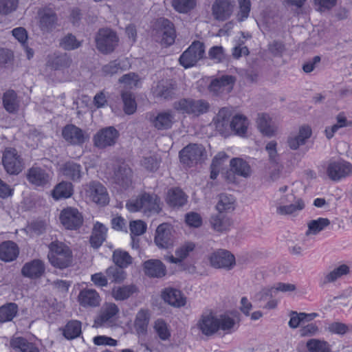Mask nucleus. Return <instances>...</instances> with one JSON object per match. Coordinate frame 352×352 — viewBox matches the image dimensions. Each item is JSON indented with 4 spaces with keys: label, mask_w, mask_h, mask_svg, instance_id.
Masks as SVG:
<instances>
[{
    "label": "nucleus",
    "mask_w": 352,
    "mask_h": 352,
    "mask_svg": "<svg viewBox=\"0 0 352 352\" xmlns=\"http://www.w3.org/2000/svg\"><path fill=\"white\" fill-rule=\"evenodd\" d=\"M197 325L200 331L206 336H211L219 331L229 334L236 329L235 320L227 314H221L219 317L212 314L202 315Z\"/></svg>",
    "instance_id": "nucleus-1"
},
{
    "label": "nucleus",
    "mask_w": 352,
    "mask_h": 352,
    "mask_svg": "<svg viewBox=\"0 0 352 352\" xmlns=\"http://www.w3.org/2000/svg\"><path fill=\"white\" fill-rule=\"evenodd\" d=\"M48 248L47 258L54 267L63 270L72 265L73 254L68 245L56 240L48 245Z\"/></svg>",
    "instance_id": "nucleus-2"
},
{
    "label": "nucleus",
    "mask_w": 352,
    "mask_h": 352,
    "mask_svg": "<svg viewBox=\"0 0 352 352\" xmlns=\"http://www.w3.org/2000/svg\"><path fill=\"white\" fill-rule=\"evenodd\" d=\"M126 206L131 212L142 211L148 216L158 214L162 210L160 199L157 195L146 192L135 200L129 201Z\"/></svg>",
    "instance_id": "nucleus-3"
},
{
    "label": "nucleus",
    "mask_w": 352,
    "mask_h": 352,
    "mask_svg": "<svg viewBox=\"0 0 352 352\" xmlns=\"http://www.w3.org/2000/svg\"><path fill=\"white\" fill-rule=\"evenodd\" d=\"M173 107L179 113L199 116L208 111L210 104L204 100L182 98L175 101Z\"/></svg>",
    "instance_id": "nucleus-4"
},
{
    "label": "nucleus",
    "mask_w": 352,
    "mask_h": 352,
    "mask_svg": "<svg viewBox=\"0 0 352 352\" xmlns=\"http://www.w3.org/2000/svg\"><path fill=\"white\" fill-rule=\"evenodd\" d=\"M118 36L109 28L100 29L96 36L97 49L102 54H110L118 46Z\"/></svg>",
    "instance_id": "nucleus-5"
},
{
    "label": "nucleus",
    "mask_w": 352,
    "mask_h": 352,
    "mask_svg": "<svg viewBox=\"0 0 352 352\" xmlns=\"http://www.w3.org/2000/svg\"><path fill=\"white\" fill-rule=\"evenodd\" d=\"M59 219L64 228L68 230H78L84 222L82 212L78 208L71 206H67L60 211Z\"/></svg>",
    "instance_id": "nucleus-6"
},
{
    "label": "nucleus",
    "mask_w": 352,
    "mask_h": 352,
    "mask_svg": "<svg viewBox=\"0 0 352 352\" xmlns=\"http://www.w3.org/2000/svg\"><path fill=\"white\" fill-rule=\"evenodd\" d=\"M155 36L157 40L169 46L174 43L176 38V32L173 23L167 19L160 18L155 25Z\"/></svg>",
    "instance_id": "nucleus-7"
},
{
    "label": "nucleus",
    "mask_w": 352,
    "mask_h": 352,
    "mask_svg": "<svg viewBox=\"0 0 352 352\" xmlns=\"http://www.w3.org/2000/svg\"><path fill=\"white\" fill-rule=\"evenodd\" d=\"M205 154V148L202 145L190 144L179 152V158L182 164L191 167L201 162Z\"/></svg>",
    "instance_id": "nucleus-8"
},
{
    "label": "nucleus",
    "mask_w": 352,
    "mask_h": 352,
    "mask_svg": "<svg viewBox=\"0 0 352 352\" xmlns=\"http://www.w3.org/2000/svg\"><path fill=\"white\" fill-rule=\"evenodd\" d=\"M204 44L200 41L193 42L179 57V63L185 68L194 66L204 57Z\"/></svg>",
    "instance_id": "nucleus-9"
},
{
    "label": "nucleus",
    "mask_w": 352,
    "mask_h": 352,
    "mask_svg": "<svg viewBox=\"0 0 352 352\" xmlns=\"http://www.w3.org/2000/svg\"><path fill=\"white\" fill-rule=\"evenodd\" d=\"M87 197L100 206H106L109 202L107 188L100 182L91 181L85 186Z\"/></svg>",
    "instance_id": "nucleus-10"
},
{
    "label": "nucleus",
    "mask_w": 352,
    "mask_h": 352,
    "mask_svg": "<svg viewBox=\"0 0 352 352\" xmlns=\"http://www.w3.org/2000/svg\"><path fill=\"white\" fill-rule=\"evenodd\" d=\"M351 164L344 160H331L326 168L328 177L333 182H339L351 173Z\"/></svg>",
    "instance_id": "nucleus-11"
},
{
    "label": "nucleus",
    "mask_w": 352,
    "mask_h": 352,
    "mask_svg": "<svg viewBox=\"0 0 352 352\" xmlns=\"http://www.w3.org/2000/svg\"><path fill=\"white\" fill-rule=\"evenodd\" d=\"M210 265L216 269L230 270L236 265L234 256L228 250L219 249L209 256Z\"/></svg>",
    "instance_id": "nucleus-12"
},
{
    "label": "nucleus",
    "mask_w": 352,
    "mask_h": 352,
    "mask_svg": "<svg viewBox=\"0 0 352 352\" xmlns=\"http://www.w3.org/2000/svg\"><path fill=\"white\" fill-rule=\"evenodd\" d=\"M6 172L10 175H17L23 169L22 159L15 148H6L1 159Z\"/></svg>",
    "instance_id": "nucleus-13"
},
{
    "label": "nucleus",
    "mask_w": 352,
    "mask_h": 352,
    "mask_svg": "<svg viewBox=\"0 0 352 352\" xmlns=\"http://www.w3.org/2000/svg\"><path fill=\"white\" fill-rule=\"evenodd\" d=\"M119 132L113 126L104 127L94 136V144L99 148H104L116 144Z\"/></svg>",
    "instance_id": "nucleus-14"
},
{
    "label": "nucleus",
    "mask_w": 352,
    "mask_h": 352,
    "mask_svg": "<svg viewBox=\"0 0 352 352\" xmlns=\"http://www.w3.org/2000/svg\"><path fill=\"white\" fill-rule=\"evenodd\" d=\"M148 120L151 126L158 131L168 130L175 122V114L170 110L150 113Z\"/></svg>",
    "instance_id": "nucleus-15"
},
{
    "label": "nucleus",
    "mask_w": 352,
    "mask_h": 352,
    "mask_svg": "<svg viewBox=\"0 0 352 352\" xmlns=\"http://www.w3.org/2000/svg\"><path fill=\"white\" fill-rule=\"evenodd\" d=\"M62 136L67 142L77 146L82 145L89 139V135L85 131L72 124L63 128Z\"/></svg>",
    "instance_id": "nucleus-16"
},
{
    "label": "nucleus",
    "mask_w": 352,
    "mask_h": 352,
    "mask_svg": "<svg viewBox=\"0 0 352 352\" xmlns=\"http://www.w3.org/2000/svg\"><path fill=\"white\" fill-rule=\"evenodd\" d=\"M113 182L123 189L129 188L133 182V171L128 164L122 163L115 166Z\"/></svg>",
    "instance_id": "nucleus-17"
},
{
    "label": "nucleus",
    "mask_w": 352,
    "mask_h": 352,
    "mask_svg": "<svg viewBox=\"0 0 352 352\" xmlns=\"http://www.w3.org/2000/svg\"><path fill=\"white\" fill-rule=\"evenodd\" d=\"M28 181L36 187L45 188L50 184L51 174L45 168L39 166H32L26 175Z\"/></svg>",
    "instance_id": "nucleus-18"
},
{
    "label": "nucleus",
    "mask_w": 352,
    "mask_h": 352,
    "mask_svg": "<svg viewBox=\"0 0 352 352\" xmlns=\"http://www.w3.org/2000/svg\"><path fill=\"white\" fill-rule=\"evenodd\" d=\"M234 2L231 0H215L212 5V14L219 21L228 19L233 13Z\"/></svg>",
    "instance_id": "nucleus-19"
},
{
    "label": "nucleus",
    "mask_w": 352,
    "mask_h": 352,
    "mask_svg": "<svg viewBox=\"0 0 352 352\" xmlns=\"http://www.w3.org/2000/svg\"><path fill=\"white\" fill-rule=\"evenodd\" d=\"M154 241L155 244L162 249H168L173 245V236L172 227L168 223H162L156 229Z\"/></svg>",
    "instance_id": "nucleus-20"
},
{
    "label": "nucleus",
    "mask_w": 352,
    "mask_h": 352,
    "mask_svg": "<svg viewBox=\"0 0 352 352\" xmlns=\"http://www.w3.org/2000/svg\"><path fill=\"white\" fill-rule=\"evenodd\" d=\"M118 312L119 309L116 304H106L102 308L100 315L96 319L95 324L98 326H111L116 322Z\"/></svg>",
    "instance_id": "nucleus-21"
},
{
    "label": "nucleus",
    "mask_w": 352,
    "mask_h": 352,
    "mask_svg": "<svg viewBox=\"0 0 352 352\" xmlns=\"http://www.w3.org/2000/svg\"><path fill=\"white\" fill-rule=\"evenodd\" d=\"M45 272V263L38 258L25 263L21 268V274L30 279H38Z\"/></svg>",
    "instance_id": "nucleus-22"
},
{
    "label": "nucleus",
    "mask_w": 352,
    "mask_h": 352,
    "mask_svg": "<svg viewBox=\"0 0 352 352\" xmlns=\"http://www.w3.org/2000/svg\"><path fill=\"white\" fill-rule=\"evenodd\" d=\"M256 124L259 131L267 137L275 135L278 128L276 122L267 113L258 114Z\"/></svg>",
    "instance_id": "nucleus-23"
},
{
    "label": "nucleus",
    "mask_w": 352,
    "mask_h": 352,
    "mask_svg": "<svg viewBox=\"0 0 352 352\" xmlns=\"http://www.w3.org/2000/svg\"><path fill=\"white\" fill-rule=\"evenodd\" d=\"M235 82V78L230 75H224L220 78L213 80L210 86V91L216 94L221 93H229L233 89Z\"/></svg>",
    "instance_id": "nucleus-24"
},
{
    "label": "nucleus",
    "mask_w": 352,
    "mask_h": 352,
    "mask_svg": "<svg viewBox=\"0 0 352 352\" xmlns=\"http://www.w3.org/2000/svg\"><path fill=\"white\" fill-rule=\"evenodd\" d=\"M59 170L63 176L73 182L80 181L83 174L82 166L73 161H69L62 164Z\"/></svg>",
    "instance_id": "nucleus-25"
},
{
    "label": "nucleus",
    "mask_w": 352,
    "mask_h": 352,
    "mask_svg": "<svg viewBox=\"0 0 352 352\" xmlns=\"http://www.w3.org/2000/svg\"><path fill=\"white\" fill-rule=\"evenodd\" d=\"M311 135V129L309 126H303L299 129L296 134H292L287 138L288 146L292 150H297L304 145Z\"/></svg>",
    "instance_id": "nucleus-26"
},
{
    "label": "nucleus",
    "mask_w": 352,
    "mask_h": 352,
    "mask_svg": "<svg viewBox=\"0 0 352 352\" xmlns=\"http://www.w3.org/2000/svg\"><path fill=\"white\" fill-rule=\"evenodd\" d=\"M175 85L170 80H162L153 88L155 97L164 100H171L175 95Z\"/></svg>",
    "instance_id": "nucleus-27"
},
{
    "label": "nucleus",
    "mask_w": 352,
    "mask_h": 352,
    "mask_svg": "<svg viewBox=\"0 0 352 352\" xmlns=\"http://www.w3.org/2000/svg\"><path fill=\"white\" fill-rule=\"evenodd\" d=\"M39 25L42 31L50 32L55 28L57 23V16L52 8H43L40 12Z\"/></svg>",
    "instance_id": "nucleus-28"
},
{
    "label": "nucleus",
    "mask_w": 352,
    "mask_h": 352,
    "mask_svg": "<svg viewBox=\"0 0 352 352\" xmlns=\"http://www.w3.org/2000/svg\"><path fill=\"white\" fill-rule=\"evenodd\" d=\"M145 274L151 277L161 278L166 274V267L157 259H150L143 264Z\"/></svg>",
    "instance_id": "nucleus-29"
},
{
    "label": "nucleus",
    "mask_w": 352,
    "mask_h": 352,
    "mask_svg": "<svg viewBox=\"0 0 352 352\" xmlns=\"http://www.w3.org/2000/svg\"><path fill=\"white\" fill-rule=\"evenodd\" d=\"M107 228L101 223L96 222L93 228L89 242L92 248L98 249L106 240Z\"/></svg>",
    "instance_id": "nucleus-30"
},
{
    "label": "nucleus",
    "mask_w": 352,
    "mask_h": 352,
    "mask_svg": "<svg viewBox=\"0 0 352 352\" xmlns=\"http://www.w3.org/2000/svg\"><path fill=\"white\" fill-rule=\"evenodd\" d=\"M165 302L174 307H182L186 304V298L180 290L174 288H166L162 293Z\"/></svg>",
    "instance_id": "nucleus-31"
},
{
    "label": "nucleus",
    "mask_w": 352,
    "mask_h": 352,
    "mask_svg": "<svg viewBox=\"0 0 352 352\" xmlns=\"http://www.w3.org/2000/svg\"><path fill=\"white\" fill-rule=\"evenodd\" d=\"M78 301L83 307H96L100 303V296L94 289H84L80 292Z\"/></svg>",
    "instance_id": "nucleus-32"
},
{
    "label": "nucleus",
    "mask_w": 352,
    "mask_h": 352,
    "mask_svg": "<svg viewBox=\"0 0 352 352\" xmlns=\"http://www.w3.org/2000/svg\"><path fill=\"white\" fill-rule=\"evenodd\" d=\"M187 195L179 188H171L168 191L167 204L173 208L183 206L187 202Z\"/></svg>",
    "instance_id": "nucleus-33"
},
{
    "label": "nucleus",
    "mask_w": 352,
    "mask_h": 352,
    "mask_svg": "<svg viewBox=\"0 0 352 352\" xmlns=\"http://www.w3.org/2000/svg\"><path fill=\"white\" fill-rule=\"evenodd\" d=\"M210 223L214 231L222 232L230 229L232 225V221L227 215L223 213L219 212L217 214L211 216L210 219Z\"/></svg>",
    "instance_id": "nucleus-34"
},
{
    "label": "nucleus",
    "mask_w": 352,
    "mask_h": 352,
    "mask_svg": "<svg viewBox=\"0 0 352 352\" xmlns=\"http://www.w3.org/2000/svg\"><path fill=\"white\" fill-rule=\"evenodd\" d=\"M349 272V267L347 265L342 264L326 274L320 280V285L324 287L328 283L335 282L343 276L347 275Z\"/></svg>",
    "instance_id": "nucleus-35"
},
{
    "label": "nucleus",
    "mask_w": 352,
    "mask_h": 352,
    "mask_svg": "<svg viewBox=\"0 0 352 352\" xmlns=\"http://www.w3.org/2000/svg\"><path fill=\"white\" fill-rule=\"evenodd\" d=\"M150 320V313L147 309H141L136 314L134 327L138 335H145Z\"/></svg>",
    "instance_id": "nucleus-36"
},
{
    "label": "nucleus",
    "mask_w": 352,
    "mask_h": 352,
    "mask_svg": "<svg viewBox=\"0 0 352 352\" xmlns=\"http://www.w3.org/2000/svg\"><path fill=\"white\" fill-rule=\"evenodd\" d=\"M10 346L20 352H40L37 346L23 337H14L10 341Z\"/></svg>",
    "instance_id": "nucleus-37"
},
{
    "label": "nucleus",
    "mask_w": 352,
    "mask_h": 352,
    "mask_svg": "<svg viewBox=\"0 0 352 352\" xmlns=\"http://www.w3.org/2000/svg\"><path fill=\"white\" fill-rule=\"evenodd\" d=\"M3 105L10 113H16L19 109V99L14 90H8L3 94Z\"/></svg>",
    "instance_id": "nucleus-38"
},
{
    "label": "nucleus",
    "mask_w": 352,
    "mask_h": 352,
    "mask_svg": "<svg viewBox=\"0 0 352 352\" xmlns=\"http://www.w3.org/2000/svg\"><path fill=\"white\" fill-rule=\"evenodd\" d=\"M19 250L17 245L10 241L1 243V261L10 262L19 256Z\"/></svg>",
    "instance_id": "nucleus-39"
},
{
    "label": "nucleus",
    "mask_w": 352,
    "mask_h": 352,
    "mask_svg": "<svg viewBox=\"0 0 352 352\" xmlns=\"http://www.w3.org/2000/svg\"><path fill=\"white\" fill-rule=\"evenodd\" d=\"M74 192V186L69 182H61L55 186L52 190V197L55 200L70 197Z\"/></svg>",
    "instance_id": "nucleus-40"
},
{
    "label": "nucleus",
    "mask_w": 352,
    "mask_h": 352,
    "mask_svg": "<svg viewBox=\"0 0 352 352\" xmlns=\"http://www.w3.org/2000/svg\"><path fill=\"white\" fill-rule=\"evenodd\" d=\"M249 122L247 118L243 115L237 114L232 118L230 122V128L235 132V134L244 137L245 136Z\"/></svg>",
    "instance_id": "nucleus-41"
},
{
    "label": "nucleus",
    "mask_w": 352,
    "mask_h": 352,
    "mask_svg": "<svg viewBox=\"0 0 352 352\" xmlns=\"http://www.w3.org/2000/svg\"><path fill=\"white\" fill-rule=\"evenodd\" d=\"M82 333V324L80 321L72 320L63 329V335L67 340H73Z\"/></svg>",
    "instance_id": "nucleus-42"
},
{
    "label": "nucleus",
    "mask_w": 352,
    "mask_h": 352,
    "mask_svg": "<svg viewBox=\"0 0 352 352\" xmlns=\"http://www.w3.org/2000/svg\"><path fill=\"white\" fill-rule=\"evenodd\" d=\"M230 170L235 174L247 177L250 174V166L248 163L241 158H233L230 161Z\"/></svg>",
    "instance_id": "nucleus-43"
},
{
    "label": "nucleus",
    "mask_w": 352,
    "mask_h": 352,
    "mask_svg": "<svg viewBox=\"0 0 352 352\" xmlns=\"http://www.w3.org/2000/svg\"><path fill=\"white\" fill-rule=\"evenodd\" d=\"M137 290L134 285L115 287L112 290V296L116 300H124L137 292Z\"/></svg>",
    "instance_id": "nucleus-44"
},
{
    "label": "nucleus",
    "mask_w": 352,
    "mask_h": 352,
    "mask_svg": "<svg viewBox=\"0 0 352 352\" xmlns=\"http://www.w3.org/2000/svg\"><path fill=\"white\" fill-rule=\"evenodd\" d=\"M304 208V201L301 199H298L294 204L278 206L276 208V212L280 215L292 214L302 210Z\"/></svg>",
    "instance_id": "nucleus-45"
},
{
    "label": "nucleus",
    "mask_w": 352,
    "mask_h": 352,
    "mask_svg": "<svg viewBox=\"0 0 352 352\" xmlns=\"http://www.w3.org/2000/svg\"><path fill=\"white\" fill-rule=\"evenodd\" d=\"M219 212L232 211L234 209V199L232 195L221 194L216 206Z\"/></svg>",
    "instance_id": "nucleus-46"
},
{
    "label": "nucleus",
    "mask_w": 352,
    "mask_h": 352,
    "mask_svg": "<svg viewBox=\"0 0 352 352\" xmlns=\"http://www.w3.org/2000/svg\"><path fill=\"white\" fill-rule=\"evenodd\" d=\"M115 264L120 268L127 267L132 263V257L126 251L115 250L113 254Z\"/></svg>",
    "instance_id": "nucleus-47"
},
{
    "label": "nucleus",
    "mask_w": 352,
    "mask_h": 352,
    "mask_svg": "<svg viewBox=\"0 0 352 352\" xmlns=\"http://www.w3.org/2000/svg\"><path fill=\"white\" fill-rule=\"evenodd\" d=\"M18 306L14 302H10L1 306V323L11 321L16 315Z\"/></svg>",
    "instance_id": "nucleus-48"
},
{
    "label": "nucleus",
    "mask_w": 352,
    "mask_h": 352,
    "mask_svg": "<svg viewBox=\"0 0 352 352\" xmlns=\"http://www.w3.org/2000/svg\"><path fill=\"white\" fill-rule=\"evenodd\" d=\"M122 269L118 266H111L106 270L105 274L111 282L120 283L124 280L126 275Z\"/></svg>",
    "instance_id": "nucleus-49"
},
{
    "label": "nucleus",
    "mask_w": 352,
    "mask_h": 352,
    "mask_svg": "<svg viewBox=\"0 0 352 352\" xmlns=\"http://www.w3.org/2000/svg\"><path fill=\"white\" fill-rule=\"evenodd\" d=\"M196 245L195 243L191 241H187L178 247L175 252L176 256H177L182 263L190 254L194 251Z\"/></svg>",
    "instance_id": "nucleus-50"
},
{
    "label": "nucleus",
    "mask_w": 352,
    "mask_h": 352,
    "mask_svg": "<svg viewBox=\"0 0 352 352\" xmlns=\"http://www.w3.org/2000/svg\"><path fill=\"white\" fill-rule=\"evenodd\" d=\"M307 347L310 352H330L327 342L317 339H311L307 342Z\"/></svg>",
    "instance_id": "nucleus-51"
},
{
    "label": "nucleus",
    "mask_w": 352,
    "mask_h": 352,
    "mask_svg": "<svg viewBox=\"0 0 352 352\" xmlns=\"http://www.w3.org/2000/svg\"><path fill=\"white\" fill-rule=\"evenodd\" d=\"M124 102V111L126 114H133L136 110V102L132 94L128 91L122 94Z\"/></svg>",
    "instance_id": "nucleus-52"
},
{
    "label": "nucleus",
    "mask_w": 352,
    "mask_h": 352,
    "mask_svg": "<svg viewBox=\"0 0 352 352\" xmlns=\"http://www.w3.org/2000/svg\"><path fill=\"white\" fill-rule=\"evenodd\" d=\"M329 224L330 221L328 219L320 217L318 219L311 220L308 223V227L312 234H316L324 230Z\"/></svg>",
    "instance_id": "nucleus-53"
},
{
    "label": "nucleus",
    "mask_w": 352,
    "mask_h": 352,
    "mask_svg": "<svg viewBox=\"0 0 352 352\" xmlns=\"http://www.w3.org/2000/svg\"><path fill=\"white\" fill-rule=\"evenodd\" d=\"M154 329L161 340H167L170 337V332L168 329L167 324L163 320H157L155 322Z\"/></svg>",
    "instance_id": "nucleus-54"
},
{
    "label": "nucleus",
    "mask_w": 352,
    "mask_h": 352,
    "mask_svg": "<svg viewBox=\"0 0 352 352\" xmlns=\"http://www.w3.org/2000/svg\"><path fill=\"white\" fill-rule=\"evenodd\" d=\"M60 45L65 50H73L80 47V43L75 36L68 34L61 39Z\"/></svg>",
    "instance_id": "nucleus-55"
},
{
    "label": "nucleus",
    "mask_w": 352,
    "mask_h": 352,
    "mask_svg": "<svg viewBox=\"0 0 352 352\" xmlns=\"http://www.w3.org/2000/svg\"><path fill=\"white\" fill-rule=\"evenodd\" d=\"M195 0H173V6L182 13H186L194 8Z\"/></svg>",
    "instance_id": "nucleus-56"
},
{
    "label": "nucleus",
    "mask_w": 352,
    "mask_h": 352,
    "mask_svg": "<svg viewBox=\"0 0 352 352\" xmlns=\"http://www.w3.org/2000/svg\"><path fill=\"white\" fill-rule=\"evenodd\" d=\"M71 59L66 54H60L54 56L51 60V65L54 69H60L68 67L70 65Z\"/></svg>",
    "instance_id": "nucleus-57"
},
{
    "label": "nucleus",
    "mask_w": 352,
    "mask_h": 352,
    "mask_svg": "<svg viewBox=\"0 0 352 352\" xmlns=\"http://www.w3.org/2000/svg\"><path fill=\"white\" fill-rule=\"evenodd\" d=\"M239 5V11L237 14V19L239 21L245 20L250 14L251 8L250 0H238Z\"/></svg>",
    "instance_id": "nucleus-58"
},
{
    "label": "nucleus",
    "mask_w": 352,
    "mask_h": 352,
    "mask_svg": "<svg viewBox=\"0 0 352 352\" xmlns=\"http://www.w3.org/2000/svg\"><path fill=\"white\" fill-rule=\"evenodd\" d=\"M129 228L131 235L140 236L146 232V224L141 220L132 221L130 222Z\"/></svg>",
    "instance_id": "nucleus-59"
},
{
    "label": "nucleus",
    "mask_w": 352,
    "mask_h": 352,
    "mask_svg": "<svg viewBox=\"0 0 352 352\" xmlns=\"http://www.w3.org/2000/svg\"><path fill=\"white\" fill-rule=\"evenodd\" d=\"M102 73L105 76H112L122 71L120 63L117 60L109 62L104 65L102 69Z\"/></svg>",
    "instance_id": "nucleus-60"
},
{
    "label": "nucleus",
    "mask_w": 352,
    "mask_h": 352,
    "mask_svg": "<svg viewBox=\"0 0 352 352\" xmlns=\"http://www.w3.org/2000/svg\"><path fill=\"white\" fill-rule=\"evenodd\" d=\"M185 221L188 226L195 228H199L202 223L201 216L193 212L186 214Z\"/></svg>",
    "instance_id": "nucleus-61"
},
{
    "label": "nucleus",
    "mask_w": 352,
    "mask_h": 352,
    "mask_svg": "<svg viewBox=\"0 0 352 352\" xmlns=\"http://www.w3.org/2000/svg\"><path fill=\"white\" fill-rule=\"evenodd\" d=\"M208 55L210 59L219 63L225 58L223 48L221 46H214L209 50Z\"/></svg>",
    "instance_id": "nucleus-62"
},
{
    "label": "nucleus",
    "mask_w": 352,
    "mask_h": 352,
    "mask_svg": "<svg viewBox=\"0 0 352 352\" xmlns=\"http://www.w3.org/2000/svg\"><path fill=\"white\" fill-rule=\"evenodd\" d=\"M269 51L274 56H281L285 51V47L283 42L274 41L269 44Z\"/></svg>",
    "instance_id": "nucleus-63"
},
{
    "label": "nucleus",
    "mask_w": 352,
    "mask_h": 352,
    "mask_svg": "<svg viewBox=\"0 0 352 352\" xmlns=\"http://www.w3.org/2000/svg\"><path fill=\"white\" fill-rule=\"evenodd\" d=\"M328 330L335 334L344 335L348 330V326L344 323L335 322L331 323L328 327Z\"/></svg>",
    "instance_id": "nucleus-64"
}]
</instances>
